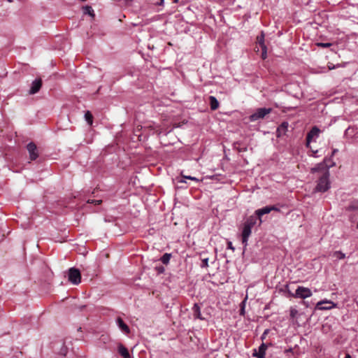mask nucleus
<instances>
[{
	"label": "nucleus",
	"mask_w": 358,
	"mask_h": 358,
	"mask_svg": "<svg viewBox=\"0 0 358 358\" xmlns=\"http://www.w3.org/2000/svg\"><path fill=\"white\" fill-rule=\"evenodd\" d=\"M328 68H329V70H332V69H334L336 68V66H334L332 64H328Z\"/></svg>",
	"instance_id": "nucleus-32"
},
{
	"label": "nucleus",
	"mask_w": 358,
	"mask_h": 358,
	"mask_svg": "<svg viewBox=\"0 0 358 358\" xmlns=\"http://www.w3.org/2000/svg\"><path fill=\"white\" fill-rule=\"evenodd\" d=\"M345 358H352L351 355L350 354H347L345 357Z\"/></svg>",
	"instance_id": "nucleus-35"
},
{
	"label": "nucleus",
	"mask_w": 358,
	"mask_h": 358,
	"mask_svg": "<svg viewBox=\"0 0 358 358\" xmlns=\"http://www.w3.org/2000/svg\"><path fill=\"white\" fill-rule=\"evenodd\" d=\"M194 317L196 319L203 320L201 313V308L197 303H194L192 308Z\"/></svg>",
	"instance_id": "nucleus-15"
},
{
	"label": "nucleus",
	"mask_w": 358,
	"mask_h": 358,
	"mask_svg": "<svg viewBox=\"0 0 358 358\" xmlns=\"http://www.w3.org/2000/svg\"><path fill=\"white\" fill-rule=\"evenodd\" d=\"M42 85V81L41 79H36L33 81L31 84V89L29 90V94H34L37 93L41 89Z\"/></svg>",
	"instance_id": "nucleus-10"
},
{
	"label": "nucleus",
	"mask_w": 358,
	"mask_h": 358,
	"mask_svg": "<svg viewBox=\"0 0 358 358\" xmlns=\"http://www.w3.org/2000/svg\"><path fill=\"white\" fill-rule=\"evenodd\" d=\"M251 233H252V229L248 228L243 225L241 236H242V243L244 245V249H245V248L248 245V238H249L250 236L251 235Z\"/></svg>",
	"instance_id": "nucleus-8"
},
{
	"label": "nucleus",
	"mask_w": 358,
	"mask_h": 358,
	"mask_svg": "<svg viewBox=\"0 0 358 358\" xmlns=\"http://www.w3.org/2000/svg\"><path fill=\"white\" fill-rule=\"evenodd\" d=\"M316 45L318 47H321V48H329V47L331 46V43H317Z\"/></svg>",
	"instance_id": "nucleus-23"
},
{
	"label": "nucleus",
	"mask_w": 358,
	"mask_h": 358,
	"mask_svg": "<svg viewBox=\"0 0 358 358\" xmlns=\"http://www.w3.org/2000/svg\"><path fill=\"white\" fill-rule=\"evenodd\" d=\"M209 101H210V106L211 110H215L216 109L218 108V107H219V102H218L217 99L215 96H209Z\"/></svg>",
	"instance_id": "nucleus-17"
},
{
	"label": "nucleus",
	"mask_w": 358,
	"mask_h": 358,
	"mask_svg": "<svg viewBox=\"0 0 358 358\" xmlns=\"http://www.w3.org/2000/svg\"><path fill=\"white\" fill-rule=\"evenodd\" d=\"M325 159H327V161H326V163H324V165H326V164H332L334 163L333 162H331V157H329V158L326 157Z\"/></svg>",
	"instance_id": "nucleus-29"
},
{
	"label": "nucleus",
	"mask_w": 358,
	"mask_h": 358,
	"mask_svg": "<svg viewBox=\"0 0 358 358\" xmlns=\"http://www.w3.org/2000/svg\"><path fill=\"white\" fill-rule=\"evenodd\" d=\"M85 119L89 125H92V124L93 117H92V115L91 114V113L90 111H87L85 113Z\"/></svg>",
	"instance_id": "nucleus-20"
},
{
	"label": "nucleus",
	"mask_w": 358,
	"mask_h": 358,
	"mask_svg": "<svg viewBox=\"0 0 358 358\" xmlns=\"http://www.w3.org/2000/svg\"><path fill=\"white\" fill-rule=\"evenodd\" d=\"M311 296L312 292L309 288L301 286L298 287V288L296 289L295 294L294 295L295 298H299L302 299L310 297Z\"/></svg>",
	"instance_id": "nucleus-3"
},
{
	"label": "nucleus",
	"mask_w": 358,
	"mask_h": 358,
	"mask_svg": "<svg viewBox=\"0 0 358 358\" xmlns=\"http://www.w3.org/2000/svg\"><path fill=\"white\" fill-rule=\"evenodd\" d=\"M271 212V208H270L269 206H265L262 208L258 209L255 211V215L259 220L260 224L262 223V216L268 214Z\"/></svg>",
	"instance_id": "nucleus-11"
},
{
	"label": "nucleus",
	"mask_w": 358,
	"mask_h": 358,
	"mask_svg": "<svg viewBox=\"0 0 358 358\" xmlns=\"http://www.w3.org/2000/svg\"><path fill=\"white\" fill-rule=\"evenodd\" d=\"M271 111V108H258L255 113L250 115V120L251 121H256L259 119L264 118L266 115L269 114Z\"/></svg>",
	"instance_id": "nucleus-4"
},
{
	"label": "nucleus",
	"mask_w": 358,
	"mask_h": 358,
	"mask_svg": "<svg viewBox=\"0 0 358 358\" xmlns=\"http://www.w3.org/2000/svg\"><path fill=\"white\" fill-rule=\"evenodd\" d=\"M268 329H266L262 336V339H264L266 334L268 333Z\"/></svg>",
	"instance_id": "nucleus-31"
},
{
	"label": "nucleus",
	"mask_w": 358,
	"mask_h": 358,
	"mask_svg": "<svg viewBox=\"0 0 358 358\" xmlns=\"http://www.w3.org/2000/svg\"><path fill=\"white\" fill-rule=\"evenodd\" d=\"M171 257V254L165 253L164 255H163L160 259L163 264H168L170 261Z\"/></svg>",
	"instance_id": "nucleus-19"
},
{
	"label": "nucleus",
	"mask_w": 358,
	"mask_h": 358,
	"mask_svg": "<svg viewBox=\"0 0 358 358\" xmlns=\"http://www.w3.org/2000/svg\"><path fill=\"white\" fill-rule=\"evenodd\" d=\"M68 278L72 284L78 285L81 281L80 271L76 268H71L68 271Z\"/></svg>",
	"instance_id": "nucleus-2"
},
{
	"label": "nucleus",
	"mask_w": 358,
	"mask_h": 358,
	"mask_svg": "<svg viewBox=\"0 0 358 358\" xmlns=\"http://www.w3.org/2000/svg\"><path fill=\"white\" fill-rule=\"evenodd\" d=\"M27 149L29 154V158L31 160H35L38 157V154L37 152V148L35 143L31 142L27 145Z\"/></svg>",
	"instance_id": "nucleus-7"
},
{
	"label": "nucleus",
	"mask_w": 358,
	"mask_h": 358,
	"mask_svg": "<svg viewBox=\"0 0 358 358\" xmlns=\"http://www.w3.org/2000/svg\"><path fill=\"white\" fill-rule=\"evenodd\" d=\"M201 266L202 268H206L208 266V258H204L202 259V264Z\"/></svg>",
	"instance_id": "nucleus-24"
},
{
	"label": "nucleus",
	"mask_w": 358,
	"mask_h": 358,
	"mask_svg": "<svg viewBox=\"0 0 358 358\" xmlns=\"http://www.w3.org/2000/svg\"><path fill=\"white\" fill-rule=\"evenodd\" d=\"M87 202L90 203H94L95 205H99L101 203V200H88Z\"/></svg>",
	"instance_id": "nucleus-26"
},
{
	"label": "nucleus",
	"mask_w": 358,
	"mask_h": 358,
	"mask_svg": "<svg viewBox=\"0 0 358 358\" xmlns=\"http://www.w3.org/2000/svg\"><path fill=\"white\" fill-rule=\"evenodd\" d=\"M327 159H324L323 162L317 164L315 167L312 168L310 172L312 173H317L318 180L317 181V185L315 190L320 192H327L331 187L329 181V168L335 165V163L332 164H327Z\"/></svg>",
	"instance_id": "nucleus-1"
},
{
	"label": "nucleus",
	"mask_w": 358,
	"mask_h": 358,
	"mask_svg": "<svg viewBox=\"0 0 358 358\" xmlns=\"http://www.w3.org/2000/svg\"><path fill=\"white\" fill-rule=\"evenodd\" d=\"M243 313H244V309L243 308V309L241 310V314H242V315H243Z\"/></svg>",
	"instance_id": "nucleus-36"
},
{
	"label": "nucleus",
	"mask_w": 358,
	"mask_h": 358,
	"mask_svg": "<svg viewBox=\"0 0 358 358\" xmlns=\"http://www.w3.org/2000/svg\"><path fill=\"white\" fill-rule=\"evenodd\" d=\"M83 10H84V13L85 14H88L91 16H94V10L92 9V8L91 6H86L83 8Z\"/></svg>",
	"instance_id": "nucleus-22"
},
{
	"label": "nucleus",
	"mask_w": 358,
	"mask_h": 358,
	"mask_svg": "<svg viewBox=\"0 0 358 358\" xmlns=\"http://www.w3.org/2000/svg\"><path fill=\"white\" fill-rule=\"evenodd\" d=\"M258 217L255 215H251L247 218L243 225L248 228L252 229L256 224Z\"/></svg>",
	"instance_id": "nucleus-12"
},
{
	"label": "nucleus",
	"mask_w": 358,
	"mask_h": 358,
	"mask_svg": "<svg viewBox=\"0 0 358 358\" xmlns=\"http://www.w3.org/2000/svg\"><path fill=\"white\" fill-rule=\"evenodd\" d=\"M163 3H164V0H159V2H157V3H156V4H157V5H159V6H161V5H162V4H163Z\"/></svg>",
	"instance_id": "nucleus-33"
},
{
	"label": "nucleus",
	"mask_w": 358,
	"mask_h": 358,
	"mask_svg": "<svg viewBox=\"0 0 358 358\" xmlns=\"http://www.w3.org/2000/svg\"><path fill=\"white\" fill-rule=\"evenodd\" d=\"M179 182H185V180H180Z\"/></svg>",
	"instance_id": "nucleus-37"
},
{
	"label": "nucleus",
	"mask_w": 358,
	"mask_h": 358,
	"mask_svg": "<svg viewBox=\"0 0 358 358\" xmlns=\"http://www.w3.org/2000/svg\"><path fill=\"white\" fill-rule=\"evenodd\" d=\"M332 255L334 257L338 259H343L345 257V255L341 251H335Z\"/></svg>",
	"instance_id": "nucleus-21"
},
{
	"label": "nucleus",
	"mask_w": 358,
	"mask_h": 358,
	"mask_svg": "<svg viewBox=\"0 0 358 358\" xmlns=\"http://www.w3.org/2000/svg\"><path fill=\"white\" fill-rule=\"evenodd\" d=\"M288 123L287 122H283L276 130V136L280 138L286 134L288 130Z\"/></svg>",
	"instance_id": "nucleus-9"
},
{
	"label": "nucleus",
	"mask_w": 358,
	"mask_h": 358,
	"mask_svg": "<svg viewBox=\"0 0 358 358\" xmlns=\"http://www.w3.org/2000/svg\"><path fill=\"white\" fill-rule=\"evenodd\" d=\"M182 177L183 178H186V179L192 180L196 181V182H197L200 181L198 178H195V177L189 176H187L182 175Z\"/></svg>",
	"instance_id": "nucleus-25"
},
{
	"label": "nucleus",
	"mask_w": 358,
	"mask_h": 358,
	"mask_svg": "<svg viewBox=\"0 0 358 358\" xmlns=\"http://www.w3.org/2000/svg\"><path fill=\"white\" fill-rule=\"evenodd\" d=\"M118 352L123 358H130L128 350L122 344L118 346Z\"/></svg>",
	"instance_id": "nucleus-16"
},
{
	"label": "nucleus",
	"mask_w": 358,
	"mask_h": 358,
	"mask_svg": "<svg viewBox=\"0 0 358 358\" xmlns=\"http://www.w3.org/2000/svg\"><path fill=\"white\" fill-rule=\"evenodd\" d=\"M117 324L119 328L123 331L124 333L128 334L129 332V327L124 323L121 317H118L117 319Z\"/></svg>",
	"instance_id": "nucleus-13"
},
{
	"label": "nucleus",
	"mask_w": 358,
	"mask_h": 358,
	"mask_svg": "<svg viewBox=\"0 0 358 358\" xmlns=\"http://www.w3.org/2000/svg\"><path fill=\"white\" fill-rule=\"evenodd\" d=\"M357 228H358V222H357Z\"/></svg>",
	"instance_id": "nucleus-39"
},
{
	"label": "nucleus",
	"mask_w": 358,
	"mask_h": 358,
	"mask_svg": "<svg viewBox=\"0 0 358 358\" xmlns=\"http://www.w3.org/2000/svg\"><path fill=\"white\" fill-rule=\"evenodd\" d=\"M270 208H271V211L272 210H275V211H279V208H277L275 206H269Z\"/></svg>",
	"instance_id": "nucleus-30"
},
{
	"label": "nucleus",
	"mask_w": 358,
	"mask_h": 358,
	"mask_svg": "<svg viewBox=\"0 0 358 358\" xmlns=\"http://www.w3.org/2000/svg\"><path fill=\"white\" fill-rule=\"evenodd\" d=\"M337 152H338V150H337V149H334V150H333V152H332V155H331V156L334 155H335V153H336Z\"/></svg>",
	"instance_id": "nucleus-34"
},
{
	"label": "nucleus",
	"mask_w": 358,
	"mask_h": 358,
	"mask_svg": "<svg viewBox=\"0 0 358 358\" xmlns=\"http://www.w3.org/2000/svg\"><path fill=\"white\" fill-rule=\"evenodd\" d=\"M321 131L320 129L317 127H313L311 130L307 134L306 136V146L308 147L310 142L315 138H317Z\"/></svg>",
	"instance_id": "nucleus-5"
},
{
	"label": "nucleus",
	"mask_w": 358,
	"mask_h": 358,
	"mask_svg": "<svg viewBox=\"0 0 358 358\" xmlns=\"http://www.w3.org/2000/svg\"><path fill=\"white\" fill-rule=\"evenodd\" d=\"M266 349H267V345L265 343H262L259 347L258 352L256 354H254V355L258 358H264L265 356V354H266Z\"/></svg>",
	"instance_id": "nucleus-14"
},
{
	"label": "nucleus",
	"mask_w": 358,
	"mask_h": 358,
	"mask_svg": "<svg viewBox=\"0 0 358 358\" xmlns=\"http://www.w3.org/2000/svg\"><path fill=\"white\" fill-rule=\"evenodd\" d=\"M227 248L231 250L233 252L235 250V248L232 245V243L231 241H228V243H227Z\"/></svg>",
	"instance_id": "nucleus-28"
},
{
	"label": "nucleus",
	"mask_w": 358,
	"mask_h": 358,
	"mask_svg": "<svg viewBox=\"0 0 358 358\" xmlns=\"http://www.w3.org/2000/svg\"><path fill=\"white\" fill-rule=\"evenodd\" d=\"M335 307L336 304L329 300L320 301L316 304V308L318 310H330Z\"/></svg>",
	"instance_id": "nucleus-6"
},
{
	"label": "nucleus",
	"mask_w": 358,
	"mask_h": 358,
	"mask_svg": "<svg viewBox=\"0 0 358 358\" xmlns=\"http://www.w3.org/2000/svg\"><path fill=\"white\" fill-rule=\"evenodd\" d=\"M257 40H258V42L260 45L262 49V51H263L262 54L264 55V52L266 53V48L264 45V34L263 32H262L260 36L257 37Z\"/></svg>",
	"instance_id": "nucleus-18"
},
{
	"label": "nucleus",
	"mask_w": 358,
	"mask_h": 358,
	"mask_svg": "<svg viewBox=\"0 0 358 358\" xmlns=\"http://www.w3.org/2000/svg\"><path fill=\"white\" fill-rule=\"evenodd\" d=\"M156 270L157 271V272L159 273H162L164 272L165 269L164 268V266H158V267H156Z\"/></svg>",
	"instance_id": "nucleus-27"
},
{
	"label": "nucleus",
	"mask_w": 358,
	"mask_h": 358,
	"mask_svg": "<svg viewBox=\"0 0 358 358\" xmlns=\"http://www.w3.org/2000/svg\"><path fill=\"white\" fill-rule=\"evenodd\" d=\"M8 2H13V0H7Z\"/></svg>",
	"instance_id": "nucleus-38"
}]
</instances>
